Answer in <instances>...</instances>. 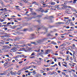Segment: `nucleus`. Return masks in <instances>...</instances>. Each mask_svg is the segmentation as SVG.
<instances>
[{"label":"nucleus","instance_id":"nucleus-1","mask_svg":"<svg viewBox=\"0 0 77 77\" xmlns=\"http://www.w3.org/2000/svg\"><path fill=\"white\" fill-rule=\"evenodd\" d=\"M63 10H66V9H68V8H72V7H70V6H65L64 7H62L61 8Z\"/></svg>","mask_w":77,"mask_h":77},{"label":"nucleus","instance_id":"nucleus-2","mask_svg":"<svg viewBox=\"0 0 77 77\" xmlns=\"http://www.w3.org/2000/svg\"><path fill=\"white\" fill-rule=\"evenodd\" d=\"M61 6H64V5H57L55 6V8H57L58 10H62V7H60Z\"/></svg>","mask_w":77,"mask_h":77},{"label":"nucleus","instance_id":"nucleus-3","mask_svg":"<svg viewBox=\"0 0 77 77\" xmlns=\"http://www.w3.org/2000/svg\"><path fill=\"white\" fill-rule=\"evenodd\" d=\"M17 50V49L14 47H13L11 49L10 51L11 52H16Z\"/></svg>","mask_w":77,"mask_h":77},{"label":"nucleus","instance_id":"nucleus-4","mask_svg":"<svg viewBox=\"0 0 77 77\" xmlns=\"http://www.w3.org/2000/svg\"><path fill=\"white\" fill-rule=\"evenodd\" d=\"M73 60L75 62H77V61H76V59H75V56H74V55L75 54V51H73Z\"/></svg>","mask_w":77,"mask_h":77},{"label":"nucleus","instance_id":"nucleus-5","mask_svg":"<svg viewBox=\"0 0 77 77\" xmlns=\"http://www.w3.org/2000/svg\"><path fill=\"white\" fill-rule=\"evenodd\" d=\"M39 9L41 10L40 12L42 13H43V12H45V13H47V12H48V11L47 10L45 11V9H42V8H40Z\"/></svg>","mask_w":77,"mask_h":77},{"label":"nucleus","instance_id":"nucleus-6","mask_svg":"<svg viewBox=\"0 0 77 77\" xmlns=\"http://www.w3.org/2000/svg\"><path fill=\"white\" fill-rule=\"evenodd\" d=\"M5 35H3L2 37H3V38H5V37H7V38H9V37L10 38V37H11V36H10V35H11V34L6 33Z\"/></svg>","mask_w":77,"mask_h":77},{"label":"nucleus","instance_id":"nucleus-7","mask_svg":"<svg viewBox=\"0 0 77 77\" xmlns=\"http://www.w3.org/2000/svg\"><path fill=\"white\" fill-rule=\"evenodd\" d=\"M3 48H5V49H10V48H11V47H9L8 46H6V45H5L3 46Z\"/></svg>","mask_w":77,"mask_h":77},{"label":"nucleus","instance_id":"nucleus-8","mask_svg":"<svg viewBox=\"0 0 77 77\" xmlns=\"http://www.w3.org/2000/svg\"><path fill=\"white\" fill-rule=\"evenodd\" d=\"M5 53V48H2L0 49V53Z\"/></svg>","mask_w":77,"mask_h":77},{"label":"nucleus","instance_id":"nucleus-9","mask_svg":"<svg viewBox=\"0 0 77 77\" xmlns=\"http://www.w3.org/2000/svg\"><path fill=\"white\" fill-rule=\"evenodd\" d=\"M66 13H67V14H69L70 12H71V11H70V10L69 9H67L65 11Z\"/></svg>","mask_w":77,"mask_h":77},{"label":"nucleus","instance_id":"nucleus-10","mask_svg":"<svg viewBox=\"0 0 77 77\" xmlns=\"http://www.w3.org/2000/svg\"><path fill=\"white\" fill-rule=\"evenodd\" d=\"M70 21H71V20H70V19L68 20V21L66 23V26H68V24H69V23H70Z\"/></svg>","mask_w":77,"mask_h":77},{"label":"nucleus","instance_id":"nucleus-11","mask_svg":"<svg viewBox=\"0 0 77 77\" xmlns=\"http://www.w3.org/2000/svg\"><path fill=\"white\" fill-rule=\"evenodd\" d=\"M33 4H35V5H37V6H38V5H39L38 3H37L36 1H34L32 3V5H33Z\"/></svg>","mask_w":77,"mask_h":77},{"label":"nucleus","instance_id":"nucleus-12","mask_svg":"<svg viewBox=\"0 0 77 77\" xmlns=\"http://www.w3.org/2000/svg\"><path fill=\"white\" fill-rule=\"evenodd\" d=\"M51 44H53V45H57V43H56V42H54V41H53L51 42Z\"/></svg>","mask_w":77,"mask_h":77},{"label":"nucleus","instance_id":"nucleus-13","mask_svg":"<svg viewBox=\"0 0 77 77\" xmlns=\"http://www.w3.org/2000/svg\"><path fill=\"white\" fill-rule=\"evenodd\" d=\"M61 24H65V23L63 22H58L56 23V24H59V25H60Z\"/></svg>","mask_w":77,"mask_h":77},{"label":"nucleus","instance_id":"nucleus-14","mask_svg":"<svg viewBox=\"0 0 77 77\" xmlns=\"http://www.w3.org/2000/svg\"><path fill=\"white\" fill-rule=\"evenodd\" d=\"M17 74L18 75H21V72L19 70L17 72Z\"/></svg>","mask_w":77,"mask_h":77},{"label":"nucleus","instance_id":"nucleus-15","mask_svg":"<svg viewBox=\"0 0 77 77\" xmlns=\"http://www.w3.org/2000/svg\"><path fill=\"white\" fill-rule=\"evenodd\" d=\"M54 72H49V75H53V74H54Z\"/></svg>","mask_w":77,"mask_h":77},{"label":"nucleus","instance_id":"nucleus-16","mask_svg":"<svg viewBox=\"0 0 77 77\" xmlns=\"http://www.w3.org/2000/svg\"><path fill=\"white\" fill-rule=\"evenodd\" d=\"M50 5H55V4H56V3L51 2L50 3Z\"/></svg>","mask_w":77,"mask_h":77},{"label":"nucleus","instance_id":"nucleus-17","mask_svg":"<svg viewBox=\"0 0 77 77\" xmlns=\"http://www.w3.org/2000/svg\"><path fill=\"white\" fill-rule=\"evenodd\" d=\"M49 51H50L48 50H46V52L45 53V54H48V52H49Z\"/></svg>","mask_w":77,"mask_h":77},{"label":"nucleus","instance_id":"nucleus-18","mask_svg":"<svg viewBox=\"0 0 77 77\" xmlns=\"http://www.w3.org/2000/svg\"><path fill=\"white\" fill-rule=\"evenodd\" d=\"M32 73H33L32 75H35L36 74V72L35 70H33L32 72Z\"/></svg>","mask_w":77,"mask_h":77},{"label":"nucleus","instance_id":"nucleus-19","mask_svg":"<svg viewBox=\"0 0 77 77\" xmlns=\"http://www.w3.org/2000/svg\"><path fill=\"white\" fill-rule=\"evenodd\" d=\"M60 54H63V51L62 50H61L60 51Z\"/></svg>","mask_w":77,"mask_h":77},{"label":"nucleus","instance_id":"nucleus-20","mask_svg":"<svg viewBox=\"0 0 77 77\" xmlns=\"http://www.w3.org/2000/svg\"><path fill=\"white\" fill-rule=\"evenodd\" d=\"M48 36H53V35H51L50 33H49L47 35Z\"/></svg>","mask_w":77,"mask_h":77},{"label":"nucleus","instance_id":"nucleus-21","mask_svg":"<svg viewBox=\"0 0 77 77\" xmlns=\"http://www.w3.org/2000/svg\"><path fill=\"white\" fill-rule=\"evenodd\" d=\"M6 71H5V72H4V73H2V75H6V74H7V72H6Z\"/></svg>","mask_w":77,"mask_h":77},{"label":"nucleus","instance_id":"nucleus-22","mask_svg":"<svg viewBox=\"0 0 77 77\" xmlns=\"http://www.w3.org/2000/svg\"><path fill=\"white\" fill-rule=\"evenodd\" d=\"M12 69H13V68L11 67V68H10L9 69H8V70H7V71H11V70H12Z\"/></svg>","mask_w":77,"mask_h":77},{"label":"nucleus","instance_id":"nucleus-23","mask_svg":"<svg viewBox=\"0 0 77 77\" xmlns=\"http://www.w3.org/2000/svg\"><path fill=\"white\" fill-rule=\"evenodd\" d=\"M8 1H7L6 0H3L4 2H5V3H9V2H10V0H8Z\"/></svg>","mask_w":77,"mask_h":77},{"label":"nucleus","instance_id":"nucleus-24","mask_svg":"<svg viewBox=\"0 0 77 77\" xmlns=\"http://www.w3.org/2000/svg\"><path fill=\"white\" fill-rule=\"evenodd\" d=\"M70 25L71 26H75V25L72 22H70Z\"/></svg>","mask_w":77,"mask_h":77},{"label":"nucleus","instance_id":"nucleus-25","mask_svg":"<svg viewBox=\"0 0 77 77\" xmlns=\"http://www.w3.org/2000/svg\"><path fill=\"white\" fill-rule=\"evenodd\" d=\"M67 58L66 59V60H69V55H67L66 56Z\"/></svg>","mask_w":77,"mask_h":77},{"label":"nucleus","instance_id":"nucleus-26","mask_svg":"<svg viewBox=\"0 0 77 77\" xmlns=\"http://www.w3.org/2000/svg\"><path fill=\"white\" fill-rule=\"evenodd\" d=\"M12 39L11 38H8L6 40V41H12Z\"/></svg>","mask_w":77,"mask_h":77},{"label":"nucleus","instance_id":"nucleus-27","mask_svg":"<svg viewBox=\"0 0 77 77\" xmlns=\"http://www.w3.org/2000/svg\"><path fill=\"white\" fill-rule=\"evenodd\" d=\"M35 53L34 52V53H32V54H31V55L30 56H29V57H31V56H34V55H35Z\"/></svg>","mask_w":77,"mask_h":77},{"label":"nucleus","instance_id":"nucleus-28","mask_svg":"<svg viewBox=\"0 0 77 77\" xmlns=\"http://www.w3.org/2000/svg\"><path fill=\"white\" fill-rule=\"evenodd\" d=\"M23 2H24L25 3H28V0H24Z\"/></svg>","mask_w":77,"mask_h":77},{"label":"nucleus","instance_id":"nucleus-29","mask_svg":"<svg viewBox=\"0 0 77 77\" xmlns=\"http://www.w3.org/2000/svg\"><path fill=\"white\" fill-rule=\"evenodd\" d=\"M57 66V64H55V65L54 66H51V67H54V66Z\"/></svg>","mask_w":77,"mask_h":77},{"label":"nucleus","instance_id":"nucleus-30","mask_svg":"<svg viewBox=\"0 0 77 77\" xmlns=\"http://www.w3.org/2000/svg\"><path fill=\"white\" fill-rule=\"evenodd\" d=\"M10 60L9 58H7L6 60H5V62H9Z\"/></svg>","mask_w":77,"mask_h":77},{"label":"nucleus","instance_id":"nucleus-31","mask_svg":"<svg viewBox=\"0 0 77 77\" xmlns=\"http://www.w3.org/2000/svg\"><path fill=\"white\" fill-rule=\"evenodd\" d=\"M4 10L5 11V12H8V10H7V8H4Z\"/></svg>","mask_w":77,"mask_h":77},{"label":"nucleus","instance_id":"nucleus-32","mask_svg":"<svg viewBox=\"0 0 77 77\" xmlns=\"http://www.w3.org/2000/svg\"><path fill=\"white\" fill-rule=\"evenodd\" d=\"M5 20H3V19H2L1 18H0V22H3Z\"/></svg>","mask_w":77,"mask_h":77},{"label":"nucleus","instance_id":"nucleus-33","mask_svg":"<svg viewBox=\"0 0 77 77\" xmlns=\"http://www.w3.org/2000/svg\"><path fill=\"white\" fill-rule=\"evenodd\" d=\"M10 73H11V75H14V72H11Z\"/></svg>","mask_w":77,"mask_h":77},{"label":"nucleus","instance_id":"nucleus-34","mask_svg":"<svg viewBox=\"0 0 77 77\" xmlns=\"http://www.w3.org/2000/svg\"><path fill=\"white\" fill-rule=\"evenodd\" d=\"M31 44H35V45H37V43L35 42H31Z\"/></svg>","mask_w":77,"mask_h":77},{"label":"nucleus","instance_id":"nucleus-35","mask_svg":"<svg viewBox=\"0 0 77 77\" xmlns=\"http://www.w3.org/2000/svg\"><path fill=\"white\" fill-rule=\"evenodd\" d=\"M49 28L50 29L52 28V27H54V26H51V25H49Z\"/></svg>","mask_w":77,"mask_h":77},{"label":"nucleus","instance_id":"nucleus-36","mask_svg":"<svg viewBox=\"0 0 77 77\" xmlns=\"http://www.w3.org/2000/svg\"><path fill=\"white\" fill-rule=\"evenodd\" d=\"M8 64V63H5L4 64V65L6 66H7V64Z\"/></svg>","mask_w":77,"mask_h":77},{"label":"nucleus","instance_id":"nucleus-37","mask_svg":"<svg viewBox=\"0 0 77 77\" xmlns=\"http://www.w3.org/2000/svg\"><path fill=\"white\" fill-rule=\"evenodd\" d=\"M18 3H19V4L20 5V6L23 5V4H22V3H21V2H20Z\"/></svg>","mask_w":77,"mask_h":77},{"label":"nucleus","instance_id":"nucleus-38","mask_svg":"<svg viewBox=\"0 0 77 77\" xmlns=\"http://www.w3.org/2000/svg\"><path fill=\"white\" fill-rule=\"evenodd\" d=\"M39 51H40V49H39L38 50H35L34 51H36V52H37V53H38V52H39Z\"/></svg>","mask_w":77,"mask_h":77},{"label":"nucleus","instance_id":"nucleus-39","mask_svg":"<svg viewBox=\"0 0 77 77\" xmlns=\"http://www.w3.org/2000/svg\"><path fill=\"white\" fill-rule=\"evenodd\" d=\"M35 57H34V56H32V57H29V58L30 59H34V58H35Z\"/></svg>","mask_w":77,"mask_h":77},{"label":"nucleus","instance_id":"nucleus-40","mask_svg":"<svg viewBox=\"0 0 77 77\" xmlns=\"http://www.w3.org/2000/svg\"><path fill=\"white\" fill-rule=\"evenodd\" d=\"M0 3H1L2 5H3V4L4 3L3 2H2V0H0Z\"/></svg>","mask_w":77,"mask_h":77},{"label":"nucleus","instance_id":"nucleus-41","mask_svg":"<svg viewBox=\"0 0 77 77\" xmlns=\"http://www.w3.org/2000/svg\"><path fill=\"white\" fill-rule=\"evenodd\" d=\"M77 2V0H74L73 2V3H75Z\"/></svg>","mask_w":77,"mask_h":77},{"label":"nucleus","instance_id":"nucleus-42","mask_svg":"<svg viewBox=\"0 0 77 77\" xmlns=\"http://www.w3.org/2000/svg\"><path fill=\"white\" fill-rule=\"evenodd\" d=\"M9 51L8 50H5V49L4 48V53H6V52H8Z\"/></svg>","mask_w":77,"mask_h":77},{"label":"nucleus","instance_id":"nucleus-43","mask_svg":"<svg viewBox=\"0 0 77 77\" xmlns=\"http://www.w3.org/2000/svg\"><path fill=\"white\" fill-rule=\"evenodd\" d=\"M17 74V72L15 71L14 72V75H16Z\"/></svg>","mask_w":77,"mask_h":77},{"label":"nucleus","instance_id":"nucleus-44","mask_svg":"<svg viewBox=\"0 0 77 77\" xmlns=\"http://www.w3.org/2000/svg\"><path fill=\"white\" fill-rule=\"evenodd\" d=\"M30 35L31 37H33V36H35V34H31Z\"/></svg>","mask_w":77,"mask_h":77},{"label":"nucleus","instance_id":"nucleus-45","mask_svg":"<svg viewBox=\"0 0 77 77\" xmlns=\"http://www.w3.org/2000/svg\"><path fill=\"white\" fill-rule=\"evenodd\" d=\"M0 44H5V42H0Z\"/></svg>","mask_w":77,"mask_h":77},{"label":"nucleus","instance_id":"nucleus-46","mask_svg":"<svg viewBox=\"0 0 77 77\" xmlns=\"http://www.w3.org/2000/svg\"><path fill=\"white\" fill-rule=\"evenodd\" d=\"M36 77H39V76H40V75L39 74H36Z\"/></svg>","mask_w":77,"mask_h":77},{"label":"nucleus","instance_id":"nucleus-47","mask_svg":"<svg viewBox=\"0 0 77 77\" xmlns=\"http://www.w3.org/2000/svg\"><path fill=\"white\" fill-rule=\"evenodd\" d=\"M5 63V62L3 61V60L0 61V63Z\"/></svg>","mask_w":77,"mask_h":77},{"label":"nucleus","instance_id":"nucleus-48","mask_svg":"<svg viewBox=\"0 0 77 77\" xmlns=\"http://www.w3.org/2000/svg\"><path fill=\"white\" fill-rule=\"evenodd\" d=\"M58 65L60 67L61 66V65H60V62H59L58 63Z\"/></svg>","mask_w":77,"mask_h":77},{"label":"nucleus","instance_id":"nucleus-49","mask_svg":"<svg viewBox=\"0 0 77 77\" xmlns=\"http://www.w3.org/2000/svg\"><path fill=\"white\" fill-rule=\"evenodd\" d=\"M31 68V67L30 66H28L26 67V69H29V68Z\"/></svg>","mask_w":77,"mask_h":77},{"label":"nucleus","instance_id":"nucleus-50","mask_svg":"<svg viewBox=\"0 0 77 77\" xmlns=\"http://www.w3.org/2000/svg\"><path fill=\"white\" fill-rule=\"evenodd\" d=\"M38 43H40V42H41V40H38V42H37Z\"/></svg>","mask_w":77,"mask_h":77},{"label":"nucleus","instance_id":"nucleus-51","mask_svg":"<svg viewBox=\"0 0 77 77\" xmlns=\"http://www.w3.org/2000/svg\"><path fill=\"white\" fill-rule=\"evenodd\" d=\"M5 56H6V57H9V55L8 54L5 55Z\"/></svg>","mask_w":77,"mask_h":77},{"label":"nucleus","instance_id":"nucleus-52","mask_svg":"<svg viewBox=\"0 0 77 77\" xmlns=\"http://www.w3.org/2000/svg\"><path fill=\"white\" fill-rule=\"evenodd\" d=\"M70 28L72 29H71L72 30H74V27H70Z\"/></svg>","mask_w":77,"mask_h":77},{"label":"nucleus","instance_id":"nucleus-53","mask_svg":"<svg viewBox=\"0 0 77 77\" xmlns=\"http://www.w3.org/2000/svg\"><path fill=\"white\" fill-rule=\"evenodd\" d=\"M11 26V25H8V24H6L5 25V27H9Z\"/></svg>","mask_w":77,"mask_h":77},{"label":"nucleus","instance_id":"nucleus-54","mask_svg":"<svg viewBox=\"0 0 77 77\" xmlns=\"http://www.w3.org/2000/svg\"><path fill=\"white\" fill-rule=\"evenodd\" d=\"M69 60H71V61H72V60H73V59H72V57H70L69 59Z\"/></svg>","mask_w":77,"mask_h":77},{"label":"nucleus","instance_id":"nucleus-55","mask_svg":"<svg viewBox=\"0 0 77 77\" xmlns=\"http://www.w3.org/2000/svg\"><path fill=\"white\" fill-rule=\"evenodd\" d=\"M27 29H24L23 31V32H26V31H27Z\"/></svg>","mask_w":77,"mask_h":77},{"label":"nucleus","instance_id":"nucleus-56","mask_svg":"<svg viewBox=\"0 0 77 77\" xmlns=\"http://www.w3.org/2000/svg\"><path fill=\"white\" fill-rule=\"evenodd\" d=\"M28 46L29 47H31V46H32V45H31L30 44H28Z\"/></svg>","mask_w":77,"mask_h":77},{"label":"nucleus","instance_id":"nucleus-57","mask_svg":"<svg viewBox=\"0 0 77 77\" xmlns=\"http://www.w3.org/2000/svg\"><path fill=\"white\" fill-rule=\"evenodd\" d=\"M21 52H16V54H21Z\"/></svg>","mask_w":77,"mask_h":77},{"label":"nucleus","instance_id":"nucleus-58","mask_svg":"<svg viewBox=\"0 0 77 77\" xmlns=\"http://www.w3.org/2000/svg\"><path fill=\"white\" fill-rule=\"evenodd\" d=\"M40 3H42V4L45 3V2H44V1H41Z\"/></svg>","mask_w":77,"mask_h":77},{"label":"nucleus","instance_id":"nucleus-59","mask_svg":"<svg viewBox=\"0 0 77 77\" xmlns=\"http://www.w3.org/2000/svg\"><path fill=\"white\" fill-rule=\"evenodd\" d=\"M32 15H36V13L34 12L32 14Z\"/></svg>","mask_w":77,"mask_h":77},{"label":"nucleus","instance_id":"nucleus-60","mask_svg":"<svg viewBox=\"0 0 77 77\" xmlns=\"http://www.w3.org/2000/svg\"><path fill=\"white\" fill-rule=\"evenodd\" d=\"M53 30L54 32H57V30L56 29H53Z\"/></svg>","mask_w":77,"mask_h":77},{"label":"nucleus","instance_id":"nucleus-61","mask_svg":"<svg viewBox=\"0 0 77 77\" xmlns=\"http://www.w3.org/2000/svg\"><path fill=\"white\" fill-rule=\"evenodd\" d=\"M72 21H74V20H75V17H73L72 18Z\"/></svg>","mask_w":77,"mask_h":77},{"label":"nucleus","instance_id":"nucleus-62","mask_svg":"<svg viewBox=\"0 0 77 77\" xmlns=\"http://www.w3.org/2000/svg\"><path fill=\"white\" fill-rule=\"evenodd\" d=\"M14 59H15V60H16V61H19V60H18V59L17 58H15Z\"/></svg>","mask_w":77,"mask_h":77},{"label":"nucleus","instance_id":"nucleus-63","mask_svg":"<svg viewBox=\"0 0 77 77\" xmlns=\"http://www.w3.org/2000/svg\"><path fill=\"white\" fill-rule=\"evenodd\" d=\"M70 66L71 67H74V65L71 64Z\"/></svg>","mask_w":77,"mask_h":77},{"label":"nucleus","instance_id":"nucleus-64","mask_svg":"<svg viewBox=\"0 0 77 77\" xmlns=\"http://www.w3.org/2000/svg\"><path fill=\"white\" fill-rule=\"evenodd\" d=\"M64 19H69V17H64Z\"/></svg>","mask_w":77,"mask_h":77}]
</instances>
